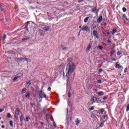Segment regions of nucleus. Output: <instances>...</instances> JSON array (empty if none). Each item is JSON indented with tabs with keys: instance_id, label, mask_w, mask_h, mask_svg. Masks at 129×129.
Listing matches in <instances>:
<instances>
[{
	"instance_id": "1",
	"label": "nucleus",
	"mask_w": 129,
	"mask_h": 129,
	"mask_svg": "<svg viewBox=\"0 0 129 129\" xmlns=\"http://www.w3.org/2000/svg\"><path fill=\"white\" fill-rule=\"evenodd\" d=\"M66 71H68L66 74V77L69 76V74H72L75 70V66L73 62H69L67 65V68L66 69Z\"/></svg>"
},
{
	"instance_id": "2",
	"label": "nucleus",
	"mask_w": 129,
	"mask_h": 129,
	"mask_svg": "<svg viewBox=\"0 0 129 129\" xmlns=\"http://www.w3.org/2000/svg\"><path fill=\"white\" fill-rule=\"evenodd\" d=\"M46 97H47L46 94L43 92L42 91H41L39 92V99H41V100H39V102H41V101H42V98H46Z\"/></svg>"
},
{
	"instance_id": "3",
	"label": "nucleus",
	"mask_w": 129,
	"mask_h": 129,
	"mask_svg": "<svg viewBox=\"0 0 129 129\" xmlns=\"http://www.w3.org/2000/svg\"><path fill=\"white\" fill-rule=\"evenodd\" d=\"M22 76H23V73L18 74V76H17L13 79V81L15 82L16 80H18V79H19V78L22 77Z\"/></svg>"
},
{
	"instance_id": "4",
	"label": "nucleus",
	"mask_w": 129,
	"mask_h": 129,
	"mask_svg": "<svg viewBox=\"0 0 129 129\" xmlns=\"http://www.w3.org/2000/svg\"><path fill=\"white\" fill-rule=\"evenodd\" d=\"M122 20L124 21L125 24H127V25H129V19L126 18V17H122Z\"/></svg>"
},
{
	"instance_id": "5",
	"label": "nucleus",
	"mask_w": 129,
	"mask_h": 129,
	"mask_svg": "<svg viewBox=\"0 0 129 129\" xmlns=\"http://www.w3.org/2000/svg\"><path fill=\"white\" fill-rule=\"evenodd\" d=\"M81 31H86V32H89L90 31V29L88 26H83L82 29H81Z\"/></svg>"
},
{
	"instance_id": "6",
	"label": "nucleus",
	"mask_w": 129,
	"mask_h": 129,
	"mask_svg": "<svg viewBox=\"0 0 129 129\" xmlns=\"http://www.w3.org/2000/svg\"><path fill=\"white\" fill-rule=\"evenodd\" d=\"M93 35L94 37H96V39H99V37H98V35H97V31L96 30H94L93 31Z\"/></svg>"
},
{
	"instance_id": "7",
	"label": "nucleus",
	"mask_w": 129,
	"mask_h": 129,
	"mask_svg": "<svg viewBox=\"0 0 129 129\" xmlns=\"http://www.w3.org/2000/svg\"><path fill=\"white\" fill-rule=\"evenodd\" d=\"M43 30H44V31H46V32H49V31H51V27L46 26L43 28Z\"/></svg>"
},
{
	"instance_id": "8",
	"label": "nucleus",
	"mask_w": 129,
	"mask_h": 129,
	"mask_svg": "<svg viewBox=\"0 0 129 129\" xmlns=\"http://www.w3.org/2000/svg\"><path fill=\"white\" fill-rule=\"evenodd\" d=\"M39 35H40V36H44V35H45V32H44V30L42 29H39Z\"/></svg>"
},
{
	"instance_id": "9",
	"label": "nucleus",
	"mask_w": 129,
	"mask_h": 129,
	"mask_svg": "<svg viewBox=\"0 0 129 129\" xmlns=\"http://www.w3.org/2000/svg\"><path fill=\"white\" fill-rule=\"evenodd\" d=\"M118 62H117L115 64V68H118V69H121V68H123L122 66H120L119 64H118Z\"/></svg>"
},
{
	"instance_id": "10",
	"label": "nucleus",
	"mask_w": 129,
	"mask_h": 129,
	"mask_svg": "<svg viewBox=\"0 0 129 129\" xmlns=\"http://www.w3.org/2000/svg\"><path fill=\"white\" fill-rule=\"evenodd\" d=\"M15 114L18 116V115H20V108H17L15 110Z\"/></svg>"
},
{
	"instance_id": "11",
	"label": "nucleus",
	"mask_w": 129,
	"mask_h": 129,
	"mask_svg": "<svg viewBox=\"0 0 129 129\" xmlns=\"http://www.w3.org/2000/svg\"><path fill=\"white\" fill-rule=\"evenodd\" d=\"M24 117L25 115H24V114L21 115V116H20V122L21 125H23V120H24Z\"/></svg>"
},
{
	"instance_id": "12",
	"label": "nucleus",
	"mask_w": 129,
	"mask_h": 129,
	"mask_svg": "<svg viewBox=\"0 0 129 129\" xmlns=\"http://www.w3.org/2000/svg\"><path fill=\"white\" fill-rule=\"evenodd\" d=\"M30 21H28L25 23L24 26H25V29H26V30H28V25H29V24H30Z\"/></svg>"
},
{
	"instance_id": "13",
	"label": "nucleus",
	"mask_w": 129,
	"mask_h": 129,
	"mask_svg": "<svg viewBox=\"0 0 129 129\" xmlns=\"http://www.w3.org/2000/svg\"><path fill=\"white\" fill-rule=\"evenodd\" d=\"M97 22L98 23V24H100V23L102 22V17H100L97 20Z\"/></svg>"
},
{
	"instance_id": "14",
	"label": "nucleus",
	"mask_w": 129,
	"mask_h": 129,
	"mask_svg": "<svg viewBox=\"0 0 129 129\" xmlns=\"http://www.w3.org/2000/svg\"><path fill=\"white\" fill-rule=\"evenodd\" d=\"M26 87H29L30 85L32 84V83L31 82V81H28V82L26 83Z\"/></svg>"
},
{
	"instance_id": "15",
	"label": "nucleus",
	"mask_w": 129,
	"mask_h": 129,
	"mask_svg": "<svg viewBox=\"0 0 129 129\" xmlns=\"http://www.w3.org/2000/svg\"><path fill=\"white\" fill-rule=\"evenodd\" d=\"M27 92V89L26 88H23L21 91V94H23L24 93H26Z\"/></svg>"
},
{
	"instance_id": "16",
	"label": "nucleus",
	"mask_w": 129,
	"mask_h": 129,
	"mask_svg": "<svg viewBox=\"0 0 129 129\" xmlns=\"http://www.w3.org/2000/svg\"><path fill=\"white\" fill-rule=\"evenodd\" d=\"M99 96H102V95H104V92L102 91H100L98 93Z\"/></svg>"
},
{
	"instance_id": "17",
	"label": "nucleus",
	"mask_w": 129,
	"mask_h": 129,
	"mask_svg": "<svg viewBox=\"0 0 129 129\" xmlns=\"http://www.w3.org/2000/svg\"><path fill=\"white\" fill-rule=\"evenodd\" d=\"M103 112H105V113H106V112L105 111H104V109L102 108L100 110V111L99 112V114H102V113H103Z\"/></svg>"
},
{
	"instance_id": "18",
	"label": "nucleus",
	"mask_w": 129,
	"mask_h": 129,
	"mask_svg": "<svg viewBox=\"0 0 129 129\" xmlns=\"http://www.w3.org/2000/svg\"><path fill=\"white\" fill-rule=\"evenodd\" d=\"M30 119H31V118H30V116H26L25 118V121H26V122H29V120H30Z\"/></svg>"
},
{
	"instance_id": "19",
	"label": "nucleus",
	"mask_w": 129,
	"mask_h": 129,
	"mask_svg": "<svg viewBox=\"0 0 129 129\" xmlns=\"http://www.w3.org/2000/svg\"><path fill=\"white\" fill-rule=\"evenodd\" d=\"M92 101H93V103H92V104H93V103H95V101H96V100H97V98H96V97H93L92 98Z\"/></svg>"
},
{
	"instance_id": "20",
	"label": "nucleus",
	"mask_w": 129,
	"mask_h": 129,
	"mask_svg": "<svg viewBox=\"0 0 129 129\" xmlns=\"http://www.w3.org/2000/svg\"><path fill=\"white\" fill-rule=\"evenodd\" d=\"M115 54V50H112L110 53V56H113Z\"/></svg>"
},
{
	"instance_id": "21",
	"label": "nucleus",
	"mask_w": 129,
	"mask_h": 129,
	"mask_svg": "<svg viewBox=\"0 0 129 129\" xmlns=\"http://www.w3.org/2000/svg\"><path fill=\"white\" fill-rule=\"evenodd\" d=\"M23 59H24V58L21 57V58H17L16 59V61L17 62H22V61H23Z\"/></svg>"
},
{
	"instance_id": "22",
	"label": "nucleus",
	"mask_w": 129,
	"mask_h": 129,
	"mask_svg": "<svg viewBox=\"0 0 129 129\" xmlns=\"http://www.w3.org/2000/svg\"><path fill=\"white\" fill-rule=\"evenodd\" d=\"M80 123V120H79V118H77V120L76 121V125H78Z\"/></svg>"
},
{
	"instance_id": "23",
	"label": "nucleus",
	"mask_w": 129,
	"mask_h": 129,
	"mask_svg": "<svg viewBox=\"0 0 129 129\" xmlns=\"http://www.w3.org/2000/svg\"><path fill=\"white\" fill-rule=\"evenodd\" d=\"M25 96L26 98H30V92H27L26 93Z\"/></svg>"
},
{
	"instance_id": "24",
	"label": "nucleus",
	"mask_w": 129,
	"mask_h": 129,
	"mask_svg": "<svg viewBox=\"0 0 129 129\" xmlns=\"http://www.w3.org/2000/svg\"><path fill=\"white\" fill-rule=\"evenodd\" d=\"M90 49H91V45L89 44L87 48L86 49V51H88V52H89V51H90Z\"/></svg>"
},
{
	"instance_id": "25",
	"label": "nucleus",
	"mask_w": 129,
	"mask_h": 129,
	"mask_svg": "<svg viewBox=\"0 0 129 129\" xmlns=\"http://www.w3.org/2000/svg\"><path fill=\"white\" fill-rule=\"evenodd\" d=\"M93 12L95 13V14H97L98 13V10L97 9H96L95 8H94L93 9Z\"/></svg>"
},
{
	"instance_id": "26",
	"label": "nucleus",
	"mask_w": 129,
	"mask_h": 129,
	"mask_svg": "<svg viewBox=\"0 0 129 129\" xmlns=\"http://www.w3.org/2000/svg\"><path fill=\"white\" fill-rule=\"evenodd\" d=\"M50 114H46V118H47V119H50Z\"/></svg>"
},
{
	"instance_id": "27",
	"label": "nucleus",
	"mask_w": 129,
	"mask_h": 129,
	"mask_svg": "<svg viewBox=\"0 0 129 129\" xmlns=\"http://www.w3.org/2000/svg\"><path fill=\"white\" fill-rule=\"evenodd\" d=\"M68 61H69V63H72V61H73V58H69L68 59Z\"/></svg>"
},
{
	"instance_id": "28",
	"label": "nucleus",
	"mask_w": 129,
	"mask_h": 129,
	"mask_svg": "<svg viewBox=\"0 0 129 129\" xmlns=\"http://www.w3.org/2000/svg\"><path fill=\"white\" fill-rule=\"evenodd\" d=\"M89 19V17H87L84 20V23H87V22H88V19Z\"/></svg>"
},
{
	"instance_id": "29",
	"label": "nucleus",
	"mask_w": 129,
	"mask_h": 129,
	"mask_svg": "<svg viewBox=\"0 0 129 129\" xmlns=\"http://www.w3.org/2000/svg\"><path fill=\"white\" fill-rule=\"evenodd\" d=\"M116 32H117V30L116 29H113L112 30V35H114Z\"/></svg>"
},
{
	"instance_id": "30",
	"label": "nucleus",
	"mask_w": 129,
	"mask_h": 129,
	"mask_svg": "<svg viewBox=\"0 0 129 129\" xmlns=\"http://www.w3.org/2000/svg\"><path fill=\"white\" fill-rule=\"evenodd\" d=\"M27 40H30V37H25L22 39V41H26Z\"/></svg>"
},
{
	"instance_id": "31",
	"label": "nucleus",
	"mask_w": 129,
	"mask_h": 129,
	"mask_svg": "<svg viewBox=\"0 0 129 129\" xmlns=\"http://www.w3.org/2000/svg\"><path fill=\"white\" fill-rule=\"evenodd\" d=\"M94 107H95V106L91 107V108H90L89 109V111H91L93 110V109H94Z\"/></svg>"
},
{
	"instance_id": "32",
	"label": "nucleus",
	"mask_w": 129,
	"mask_h": 129,
	"mask_svg": "<svg viewBox=\"0 0 129 129\" xmlns=\"http://www.w3.org/2000/svg\"><path fill=\"white\" fill-rule=\"evenodd\" d=\"M126 112L129 111V104L126 106Z\"/></svg>"
},
{
	"instance_id": "33",
	"label": "nucleus",
	"mask_w": 129,
	"mask_h": 129,
	"mask_svg": "<svg viewBox=\"0 0 129 129\" xmlns=\"http://www.w3.org/2000/svg\"><path fill=\"white\" fill-rule=\"evenodd\" d=\"M10 126H11V127H13V126H14V124H13V121L12 120H11L10 121Z\"/></svg>"
},
{
	"instance_id": "34",
	"label": "nucleus",
	"mask_w": 129,
	"mask_h": 129,
	"mask_svg": "<svg viewBox=\"0 0 129 129\" xmlns=\"http://www.w3.org/2000/svg\"><path fill=\"white\" fill-rule=\"evenodd\" d=\"M98 48L100 50H102V49H103V47H102L101 45H99L98 46Z\"/></svg>"
},
{
	"instance_id": "35",
	"label": "nucleus",
	"mask_w": 129,
	"mask_h": 129,
	"mask_svg": "<svg viewBox=\"0 0 129 129\" xmlns=\"http://www.w3.org/2000/svg\"><path fill=\"white\" fill-rule=\"evenodd\" d=\"M7 117H8V118H11V117H12V115H11L10 113H8L7 114Z\"/></svg>"
},
{
	"instance_id": "36",
	"label": "nucleus",
	"mask_w": 129,
	"mask_h": 129,
	"mask_svg": "<svg viewBox=\"0 0 129 129\" xmlns=\"http://www.w3.org/2000/svg\"><path fill=\"white\" fill-rule=\"evenodd\" d=\"M97 82L98 83H99V84H102V81H101V80H98Z\"/></svg>"
},
{
	"instance_id": "37",
	"label": "nucleus",
	"mask_w": 129,
	"mask_h": 129,
	"mask_svg": "<svg viewBox=\"0 0 129 129\" xmlns=\"http://www.w3.org/2000/svg\"><path fill=\"white\" fill-rule=\"evenodd\" d=\"M122 11H123V12H124V13H125V12H126V8H122Z\"/></svg>"
},
{
	"instance_id": "38",
	"label": "nucleus",
	"mask_w": 129,
	"mask_h": 129,
	"mask_svg": "<svg viewBox=\"0 0 129 129\" xmlns=\"http://www.w3.org/2000/svg\"><path fill=\"white\" fill-rule=\"evenodd\" d=\"M53 126L54 128H56V127H57V125H56V123H55V122H53Z\"/></svg>"
},
{
	"instance_id": "39",
	"label": "nucleus",
	"mask_w": 129,
	"mask_h": 129,
	"mask_svg": "<svg viewBox=\"0 0 129 129\" xmlns=\"http://www.w3.org/2000/svg\"><path fill=\"white\" fill-rule=\"evenodd\" d=\"M127 70V67H126V68L124 69V73H126Z\"/></svg>"
},
{
	"instance_id": "40",
	"label": "nucleus",
	"mask_w": 129,
	"mask_h": 129,
	"mask_svg": "<svg viewBox=\"0 0 129 129\" xmlns=\"http://www.w3.org/2000/svg\"><path fill=\"white\" fill-rule=\"evenodd\" d=\"M103 125H104V123H102L100 124V127H102V126H103Z\"/></svg>"
},
{
	"instance_id": "41",
	"label": "nucleus",
	"mask_w": 129,
	"mask_h": 129,
	"mask_svg": "<svg viewBox=\"0 0 129 129\" xmlns=\"http://www.w3.org/2000/svg\"><path fill=\"white\" fill-rule=\"evenodd\" d=\"M106 115H104L102 116L103 119H105V118L106 117Z\"/></svg>"
},
{
	"instance_id": "42",
	"label": "nucleus",
	"mask_w": 129,
	"mask_h": 129,
	"mask_svg": "<svg viewBox=\"0 0 129 129\" xmlns=\"http://www.w3.org/2000/svg\"><path fill=\"white\" fill-rule=\"evenodd\" d=\"M121 54V53L120 52V51H118L117 52V55H118V56H119V55H120Z\"/></svg>"
},
{
	"instance_id": "43",
	"label": "nucleus",
	"mask_w": 129,
	"mask_h": 129,
	"mask_svg": "<svg viewBox=\"0 0 129 129\" xmlns=\"http://www.w3.org/2000/svg\"><path fill=\"white\" fill-rule=\"evenodd\" d=\"M27 62H32V60H31V59L29 58H27Z\"/></svg>"
},
{
	"instance_id": "44",
	"label": "nucleus",
	"mask_w": 129,
	"mask_h": 129,
	"mask_svg": "<svg viewBox=\"0 0 129 129\" xmlns=\"http://www.w3.org/2000/svg\"><path fill=\"white\" fill-rule=\"evenodd\" d=\"M103 99L104 100H107V97H106V96L104 97L103 98Z\"/></svg>"
},
{
	"instance_id": "45",
	"label": "nucleus",
	"mask_w": 129,
	"mask_h": 129,
	"mask_svg": "<svg viewBox=\"0 0 129 129\" xmlns=\"http://www.w3.org/2000/svg\"><path fill=\"white\" fill-rule=\"evenodd\" d=\"M43 113L45 114L46 113L47 111L46 110V109H44V110H43Z\"/></svg>"
},
{
	"instance_id": "46",
	"label": "nucleus",
	"mask_w": 129,
	"mask_h": 129,
	"mask_svg": "<svg viewBox=\"0 0 129 129\" xmlns=\"http://www.w3.org/2000/svg\"><path fill=\"white\" fill-rule=\"evenodd\" d=\"M0 10H1V11H4V8H3V7H2V5H0Z\"/></svg>"
},
{
	"instance_id": "47",
	"label": "nucleus",
	"mask_w": 129,
	"mask_h": 129,
	"mask_svg": "<svg viewBox=\"0 0 129 129\" xmlns=\"http://www.w3.org/2000/svg\"><path fill=\"white\" fill-rule=\"evenodd\" d=\"M93 30H95L96 29V25H95L93 27Z\"/></svg>"
},
{
	"instance_id": "48",
	"label": "nucleus",
	"mask_w": 129,
	"mask_h": 129,
	"mask_svg": "<svg viewBox=\"0 0 129 129\" xmlns=\"http://www.w3.org/2000/svg\"><path fill=\"white\" fill-rule=\"evenodd\" d=\"M98 71L100 73H101V72H102V69H100Z\"/></svg>"
},
{
	"instance_id": "49",
	"label": "nucleus",
	"mask_w": 129,
	"mask_h": 129,
	"mask_svg": "<svg viewBox=\"0 0 129 129\" xmlns=\"http://www.w3.org/2000/svg\"><path fill=\"white\" fill-rule=\"evenodd\" d=\"M6 38H7V35H4V37H3V39L6 40Z\"/></svg>"
},
{
	"instance_id": "50",
	"label": "nucleus",
	"mask_w": 129,
	"mask_h": 129,
	"mask_svg": "<svg viewBox=\"0 0 129 129\" xmlns=\"http://www.w3.org/2000/svg\"><path fill=\"white\" fill-rule=\"evenodd\" d=\"M48 91H51V87H48L47 89Z\"/></svg>"
},
{
	"instance_id": "51",
	"label": "nucleus",
	"mask_w": 129,
	"mask_h": 129,
	"mask_svg": "<svg viewBox=\"0 0 129 129\" xmlns=\"http://www.w3.org/2000/svg\"><path fill=\"white\" fill-rule=\"evenodd\" d=\"M81 32V30H80L79 34H78V37H79L80 36V32Z\"/></svg>"
},
{
	"instance_id": "52",
	"label": "nucleus",
	"mask_w": 129,
	"mask_h": 129,
	"mask_svg": "<svg viewBox=\"0 0 129 129\" xmlns=\"http://www.w3.org/2000/svg\"><path fill=\"white\" fill-rule=\"evenodd\" d=\"M67 49H68V47H67L63 48V50H67Z\"/></svg>"
},
{
	"instance_id": "53",
	"label": "nucleus",
	"mask_w": 129,
	"mask_h": 129,
	"mask_svg": "<svg viewBox=\"0 0 129 129\" xmlns=\"http://www.w3.org/2000/svg\"><path fill=\"white\" fill-rule=\"evenodd\" d=\"M3 111H4V109H0V113H1V112H3Z\"/></svg>"
},
{
	"instance_id": "54",
	"label": "nucleus",
	"mask_w": 129,
	"mask_h": 129,
	"mask_svg": "<svg viewBox=\"0 0 129 129\" xmlns=\"http://www.w3.org/2000/svg\"><path fill=\"white\" fill-rule=\"evenodd\" d=\"M31 105H32V106H34V105H35V103H30Z\"/></svg>"
},
{
	"instance_id": "55",
	"label": "nucleus",
	"mask_w": 129,
	"mask_h": 129,
	"mask_svg": "<svg viewBox=\"0 0 129 129\" xmlns=\"http://www.w3.org/2000/svg\"><path fill=\"white\" fill-rule=\"evenodd\" d=\"M1 127H2V128H5V126L4 125H2L1 126Z\"/></svg>"
},
{
	"instance_id": "56",
	"label": "nucleus",
	"mask_w": 129,
	"mask_h": 129,
	"mask_svg": "<svg viewBox=\"0 0 129 129\" xmlns=\"http://www.w3.org/2000/svg\"><path fill=\"white\" fill-rule=\"evenodd\" d=\"M69 98L71 97V93H69Z\"/></svg>"
},
{
	"instance_id": "57",
	"label": "nucleus",
	"mask_w": 129,
	"mask_h": 129,
	"mask_svg": "<svg viewBox=\"0 0 129 129\" xmlns=\"http://www.w3.org/2000/svg\"><path fill=\"white\" fill-rule=\"evenodd\" d=\"M23 59H25V61H27V59H28V58L24 57V58H23Z\"/></svg>"
},
{
	"instance_id": "58",
	"label": "nucleus",
	"mask_w": 129,
	"mask_h": 129,
	"mask_svg": "<svg viewBox=\"0 0 129 129\" xmlns=\"http://www.w3.org/2000/svg\"><path fill=\"white\" fill-rule=\"evenodd\" d=\"M40 123H41V124H42V125H44V122H41Z\"/></svg>"
},
{
	"instance_id": "59",
	"label": "nucleus",
	"mask_w": 129,
	"mask_h": 129,
	"mask_svg": "<svg viewBox=\"0 0 129 129\" xmlns=\"http://www.w3.org/2000/svg\"><path fill=\"white\" fill-rule=\"evenodd\" d=\"M108 43H111V41H110V40H108Z\"/></svg>"
},
{
	"instance_id": "60",
	"label": "nucleus",
	"mask_w": 129,
	"mask_h": 129,
	"mask_svg": "<svg viewBox=\"0 0 129 129\" xmlns=\"http://www.w3.org/2000/svg\"><path fill=\"white\" fill-rule=\"evenodd\" d=\"M112 61H116V59L113 58V59H112Z\"/></svg>"
},
{
	"instance_id": "61",
	"label": "nucleus",
	"mask_w": 129,
	"mask_h": 129,
	"mask_svg": "<svg viewBox=\"0 0 129 129\" xmlns=\"http://www.w3.org/2000/svg\"><path fill=\"white\" fill-rule=\"evenodd\" d=\"M107 35H110V32H107Z\"/></svg>"
},
{
	"instance_id": "62",
	"label": "nucleus",
	"mask_w": 129,
	"mask_h": 129,
	"mask_svg": "<svg viewBox=\"0 0 129 129\" xmlns=\"http://www.w3.org/2000/svg\"><path fill=\"white\" fill-rule=\"evenodd\" d=\"M83 0H79V3H81V2H82Z\"/></svg>"
},
{
	"instance_id": "63",
	"label": "nucleus",
	"mask_w": 129,
	"mask_h": 129,
	"mask_svg": "<svg viewBox=\"0 0 129 129\" xmlns=\"http://www.w3.org/2000/svg\"><path fill=\"white\" fill-rule=\"evenodd\" d=\"M65 76V73L63 72V77Z\"/></svg>"
},
{
	"instance_id": "64",
	"label": "nucleus",
	"mask_w": 129,
	"mask_h": 129,
	"mask_svg": "<svg viewBox=\"0 0 129 129\" xmlns=\"http://www.w3.org/2000/svg\"><path fill=\"white\" fill-rule=\"evenodd\" d=\"M1 122H2V124H4V121H2Z\"/></svg>"
}]
</instances>
